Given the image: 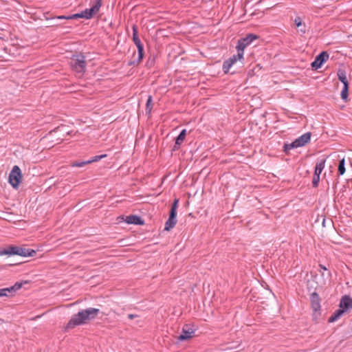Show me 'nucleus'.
I'll list each match as a JSON object with an SVG mask.
<instances>
[{
  "label": "nucleus",
  "instance_id": "nucleus-1",
  "mask_svg": "<svg viewBox=\"0 0 352 352\" xmlns=\"http://www.w3.org/2000/svg\"><path fill=\"white\" fill-rule=\"evenodd\" d=\"M99 313L100 309L96 308L82 309L72 317L67 324L66 329H74L76 326L87 324L89 320L95 319Z\"/></svg>",
  "mask_w": 352,
  "mask_h": 352
},
{
  "label": "nucleus",
  "instance_id": "nucleus-2",
  "mask_svg": "<svg viewBox=\"0 0 352 352\" xmlns=\"http://www.w3.org/2000/svg\"><path fill=\"white\" fill-rule=\"evenodd\" d=\"M69 65L72 71L80 76L83 75L87 67L85 56L82 54L73 55L70 59Z\"/></svg>",
  "mask_w": 352,
  "mask_h": 352
},
{
  "label": "nucleus",
  "instance_id": "nucleus-3",
  "mask_svg": "<svg viewBox=\"0 0 352 352\" xmlns=\"http://www.w3.org/2000/svg\"><path fill=\"white\" fill-rule=\"evenodd\" d=\"M311 133L307 132L296 139L292 143L285 144L284 146V151H287L292 148H298L305 146L307 143L310 141Z\"/></svg>",
  "mask_w": 352,
  "mask_h": 352
},
{
  "label": "nucleus",
  "instance_id": "nucleus-4",
  "mask_svg": "<svg viewBox=\"0 0 352 352\" xmlns=\"http://www.w3.org/2000/svg\"><path fill=\"white\" fill-rule=\"evenodd\" d=\"M22 179V174L18 166H14L9 174V182L14 188H17Z\"/></svg>",
  "mask_w": 352,
  "mask_h": 352
},
{
  "label": "nucleus",
  "instance_id": "nucleus-5",
  "mask_svg": "<svg viewBox=\"0 0 352 352\" xmlns=\"http://www.w3.org/2000/svg\"><path fill=\"white\" fill-rule=\"evenodd\" d=\"M310 301H311V308L314 311V314H313L314 318L315 319H316L321 314V313H320V310H321L320 298L317 292H314L311 294Z\"/></svg>",
  "mask_w": 352,
  "mask_h": 352
},
{
  "label": "nucleus",
  "instance_id": "nucleus-6",
  "mask_svg": "<svg viewBox=\"0 0 352 352\" xmlns=\"http://www.w3.org/2000/svg\"><path fill=\"white\" fill-rule=\"evenodd\" d=\"M243 52L237 50V54H234L228 60H225L223 63V71L225 74L228 73L232 66L236 63L237 60H241L243 59Z\"/></svg>",
  "mask_w": 352,
  "mask_h": 352
},
{
  "label": "nucleus",
  "instance_id": "nucleus-7",
  "mask_svg": "<svg viewBox=\"0 0 352 352\" xmlns=\"http://www.w3.org/2000/svg\"><path fill=\"white\" fill-rule=\"evenodd\" d=\"M101 6L102 0H96V3H94V5L92 6L91 8H87L81 12L83 19H91L94 15H96L99 12Z\"/></svg>",
  "mask_w": 352,
  "mask_h": 352
},
{
  "label": "nucleus",
  "instance_id": "nucleus-8",
  "mask_svg": "<svg viewBox=\"0 0 352 352\" xmlns=\"http://www.w3.org/2000/svg\"><path fill=\"white\" fill-rule=\"evenodd\" d=\"M258 38V36L254 34H249L246 35L245 37L238 41L237 45L236 47V50H239L244 53V49Z\"/></svg>",
  "mask_w": 352,
  "mask_h": 352
},
{
  "label": "nucleus",
  "instance_id": "nucleus-9",
  "mask_svg": "<svg viewBox=\"0 0 352 352\" xmlns=\"http://www.w3.org/2000/svg\"><path fill=\"white\" fill-rule=\"evenodd\" d=\"M22 283L16 282L10 287L0 289V297H12L22 287Z\"/></svg>",
  "mask_w": 352,
  "mask_h": 352
},
{
  "label": "nucleus",
  "instance_id": "nucleus-10",
  "mask_svg": "<svg viewBox=\"0 0 352 352\" xmlns=\"http://www.w3.org/2000/svg\"><path fill=\"white\" fill-rule=\"evenodd\" d=\"M329 54L326 51L322 52L319 54L315 58V60L311 63V65L314 69H320L323 63L329 58Z\"/></svg>",
  "mask_w": 352,
  "mask_h": 352
},
{
  "label": "nucleus",
  "instance_id": "nucleus-11",
  "mask_svg": "<svg viewBox=\"0 0 352 352\" xmlns=\"http://www.w3.org/2000/svg\"><path fill=\"white\" fill-rule=\"evenodd\" d=\"M195 333V330L189 324H185L182 328V333L178 336L179 341L186 340L191 338Z\"/></svg>",
  "mask_w": 352,
  "mask_h": 352
},
{
  "label": "nucleus",
  "instance_id": "nucleus-12",
  "mask_svg": "<svg viewBox=\"0 0 352 352\" xmlns=\"http://www.w3.org/2000/svg\"><path fill=\"white\" fill-rule=\"evenodd\" d=\"M339 307L345 312L349 311L352 308V298L349 296H343L340 301Z\"/></svg>",
  "mask_w": 352,
  "mask_h": 352
},
{
  "label": "nucleus",
  "instance_id": "nucleus-13",
  "mask_svg": "<svg viewBox=\"0 0 352 352\" xmlns=\"http://www.w3.org/2000/svg\"><path fill=\"white\" fill-rule=\"evenodd\" d=\"M177 214H169V217L168 220L166 221L164 230L169 231L170 229L173 228L177 223Z\"/></svg>",
  "mask_w": 352,
  "mask_h": 352
},
{
  "label": "nucleus",
  "instance_id": "nucleus-14",
  "mask_svg": "<svg viewBox=\"0 0 352 352\" xmlns=\"http://www.w3.org/2000/svg\"><path fill=\"white\" fill-rule=\"evenodd\" d=\"M186 136V129H183L175 140V143L173 148V151H177L179 148L180 145L183 143Z\"/></svg>",
  "mask_w": 352,
  "mask_h": 352
},
{
  "label": "nucleus",
  "instance_id": "nucleus-15",
  "mask_svg": "<svg viewBox=\"0 0 352 352\" xmlns=\"http://www.w3.org/2000/svg\"><path fill=\"white\" fill-rule=\"evenodd\" d=\"M126 222L129 224L143 225L144 221L138 215L131 214L126 217Z\"/></svg>",
  "mask_w": 352,
  "mask_h": 352
},
{
  "label": "nucleus",
  "instance_id": "nucleus-16",
  "mask_svg": "<svg viewBox=\"0 0 352 352\" xmlns=\"http://www.w3.org/2000/svg\"><path fill=\"white\" fill-rule=\"evenodd\" d=\"M138 48V58L133 60L132 62L129 63V65H138L141 63L144 58V46L143 45H139L138 46H136Z\"/></svg>",
  "mask_w": 352,
  "mask_h": 352
},
{
  "label": "nucleus",
  "instance_id": "nucleus-17",
  "mask_svg": "<svg viewBox=\"0 0 352 352\" xmlns=\"http://www.w3.org/2000/svg\"><path fill=\"white\" fill-rule=\"evenodd\" d=\"M36 254V251L32 249L26 248L25 247H20L19 256L28 257L34 256Z\"/></svg>",
  "mask_w": 352,
  "mask_h": 352
},
{
  "label": "nucleus",
  "instance_id": "nucleus-18",
  "mask_svg": "<svg viewBox=\"0 0 352 352\" xmlns=\"http://www.w3.org/2000/svg\"><path fill=\"white\" fill-rule=\"evenodd\" d=\"M344 313H345V311L341 308H339L338 309L336 310L332 314V315L329 318L328 322H334L338 319H339L343 315Z\"/></svg>",
  "mask_w": 352,
  "mask_h": 352
},
{
  "label": "nucleus",
  "instance_id": "nucleus-19",
  "mask_svg": "<svg viewBox=\"0 0 352 352\" xmlns=\"http://www.w3.org/2000/svg\"><path fill=\"white\" fill-rule=\"evenodd\" d=\"M325 162H326V160L324 159L320 160L318 162H317L316 166H315L314 175H318L319 176L320 175L322 170L324 169V168L325 166Z\"/></svg>",
  "mask_w": 352,
  "mask_h": 352
},
{
  "label": "nucleus",
  "instance_id": "nucleus-20",
  "mask_svg": "<svg viewBox=\"0 0 352 352\" xmlns=\"http://www.w3.org/2000/svg\"><path fill=\"white\" fill-rule=\"evenodd\" d=\"M337 75L338 79L344 84V85H349V82L347 80L346 72L344 70L340 69L338 71Z\"/></svg>",
  "mask_w": 352,
  "mask_h": 352
},
{
  "label": "nucleus",
  "instance_id": "nucleus-21",
  "mask_svg": "<svg viewBox=\"0 0 352 352\" xmlns=\"http://www.w3.org/2000/svg\"><path fill=\"white\" fill-rule=\"evenodd\" d=\"M20 246L10 245L6 248V252L8 255H18L19 252Z\"/></svg>",
  "mask_w": 352,
  "mask_h": 352
},
{
  "label": "nucleus",
  "instance_id": "nucleus-22",
  "mask_svg": "<svg viewBox=\"0 0 352 352\" xmlns=\"http://www.w3.org/2000/svg\"><path fill=\"white\" fill-rule=\"evenodd\" d=\"M338 171L340 175H344L345 173V160L344 158H342L339 162L338 167Z\"/></svg>",
  "mask_w": 352,
  "mask_h": 352
},
{
  "label": "nucleus",
  "instance_id": "nucleus-23",
  "mask_svg": "<svg viewBox=\"0 0 352 352\" xmlns=\"http://www.w3.org/2000/svg\"><path fill=\"white\" fill-rule=\"evenodd\" d=\"M153 109L152 96H149L146 101V111L150 113Z\"/></svg>",
  "mask_w": 352,
  "mask_h": 352
},
{
  "label": "nucleus",
  "instance_id": "nucleus-24",
  "mask_svg": "<svg viewBox=\"0 0 352 352\" xmlns=\"http://www.w3.org/2000/svg\"><path fill=\"white\" fill-rule=\"evenodd\" d=\"M179 199H175L172 204L170 213L177 214V209L178 207Z\"/></svg>",
  "mask_w": 352,
  "mask_h": 352
},
{
  "label": "nucleus",
  "instance_id": "nucleus-25",
  "mask_svg": "<svg viewBox=\"0 0 352 352\" xmlns=\"http://www.w3.org/2000/svg\"><path fill=\"white\" fill-rule=\"evenodd\" d=\"M349 85H344V87L341 91V98L343 100H346L348 97Z\"/></svg>",
  "mask_w": 352,
  "mask_h": 352
},
{
  "label": "nucleus",
  "instance_id": "nucleus-26",
  "mask_svg": "<svg viewBox=\"0 0 352 352\" xmlns=\"http://www.w3.org/2000/svg\"><path fill=\"white\" fill-rule=\"evenodd\" d=\"M107 157V155L106 154H104V155H96L93 157H91V159L88 160V162L89 164L92 163V162H97L104 157Z\"/></svg>",
  "mask_w": 352,
  "mask_h": 352
},
{
  "label": "nucleus",
  "instance_id": "nucleus-27",
  "mask_svg": "<svg viewBox=\"0 0 352 352\" xmlns=\"http://www.w3.org/2000/svg\"><path fill=\"white\" fill-rule=\"evenodd\" d=\"M320 182V176L318 175H314L313 179H312V186L314 188H317Z\"/></svg>",
  "mask_w": 352,
  "mask_h": 352
},
{
  "label": "nucleus",
  "instance_id": "nucleus-28",
  "mask_svg": "<svg viewBox=\"0 0 352 352\" xmlns=\"http://www.w3.org/2000/svg\"><path fill=\"white\" fill-rule=\"evenodd\" d=\"M88 160L86 161H80V162H76L72 164V166L75 167H82L85 165L89 164Z\"/></svg>",
  "mask_w": 352,
  "mask_h": 352
},
{
  "label": "nucleus",
  "instance_id": "nucleus-29",
  "mask_svg": "<svg viewBox=\"0 0 352 352\" xmlns=\"http://www.w3.org/2000/svg\"><path fill=\"white\" fill-rule=\"evenodd\" d=\"M79 18H83L81 12L67 16V19H77Z\"/></svg>",
  "mask_w": 352,
  "mask_h": 352
},
{
  "label": "nucleus",
  "instance_id": "nucleus-30",
  "mask_svg": "<svg viewBox=\"0 0 352 352\" xmlns=\"http://www.w3.org/2000/svg\"><path fill=\"white\" fill-rule=\"evenodd\" d=\"M133 29V38H137L138 36V27L136 25H133L132 27Z\"/></svg>",
  "mask_w": 352,
  "mask_h": 352
},
{
  "label": "nucleus",
  "instance_id": "nucleus-31",
  "mask_svg": "<svg viewBox=\"0 0 352 352\" xmlns=\"http://www.w3.org/2000/svg\"><path fill=\"white\" fill-rule=\"evenodd\" d=\"M294 23L297 27H300L302 25V21L300 16H297L295 18Z\"/></svg>",
  "mask_w": 352,
  "mask_h": 352
},
{
  "label": "nucleus",
  "instance_id": "nucleus-32",
  "mask_svg": "<svg viewBox=\"0 0 352 352\" xmlns=\"http://www.w3.org/2000/svg\"><path fill=\"white\" fill-rule=\"evenodd\" d=\"M133 41L134 42L136 46H138L139 45H143L139 37L133 38Z\"/></svg>",
  "mask_w": 352,
  "mask_h": 352
},
{
  "label": "nucleus",
  "instance_id": "nucleus-33",
  "mask_svg": "<svg viewBox=\"0 0 352 352\" xmlns=\"http://www.w3.org/2000/svg\"><path fill=\"white\" fill-rule=\"evenodd\" d=\"M7 254L6 248H0V256Z\"/></svg>",
  "mask_w": 352,
  "mask_h": 352
},
{
  "label": "nucleus",
  "instance_id": "nucleus-34",
  "mask_svg": "<svg viewBox=\"0 0 352 352\" xmlns=\"http://www.w3.org/2000/svg\"><path fill=\"white\" fill-rule=\"evenodd\" d=\"M138 316V315L130 314L128 315V318L130 320H133V319L137 318Z\"/></svg>",
  "mask_w": 352,
  "mask_h": 352
},
{
  "label": "nucleus",
  "instance_id": "nucleus-35",
  "mask_svg": "<svg viewBox=\"0 0 352 352\" xmlns=\"http://www.w3.org/2000/svg\"><path fill=\"white\" fill-rule=\"evenodd\" d=\"M319 267H320V269H322L323 270H327V268L324 265H323L322 264H320Z\"/></svg>",
  "mask_w": 352,
  "mask_h": 352
},
{
  "label": "nucleus",
  "instance_id": "nucleus-36",
  "mask_svg": "<svg viewBox=\"0 0 352 352\" xmlns=\"http://www.w3.org/2000/svg\"><path fill=\"white\" fill-rule=\"evenodd\" d=\"M58 19H67V16H64V15H61V16H58Z\"/></svg>",
  "mask_w": 352,
  "mask_h": 352
},
{
  "label": "nucleus",
  "instance_id": "nucleus-37",
  "mask_svg": "<svg viewBox=\"0 0 352 352\" xmlns=\"http://www.w3.org/2000/svg\"><path fill=\"white\" fill-rule=\"evenodd\" d=\"M300 32L305 33V29L304 30L300 29Z\"/></svg>",
  "mask_w": 352,
  "mask_h": 352
}]
</instances>
